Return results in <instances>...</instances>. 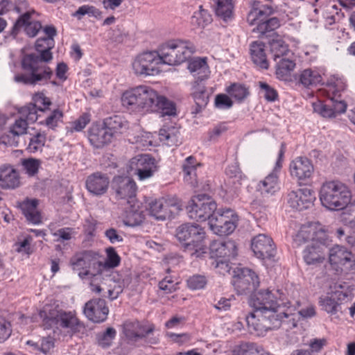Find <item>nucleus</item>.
Returning <instances> with one entry per match:
<instances>
[{
	"label": "nucleus",
	"mask_w": 355,
	"mask_h": 355,
	"mask_svg": "<svg viewBox=\"0 0 355 355\" xmlns=\"http://www.w3.org/2000/svg\"><path fill=\"white\" fill-rule=\"evenodd\" d=\"M249 303L253 311L245 319L250 332L257 336L280 327L284 318L291 314V309H286L290 302L281 289H261L251 296Z\"/></svg>",
	"instance_id": "1"
},
{
	"label": "nucleus",
	"mask_w": 355,
	"mask_h": 355,
	"mask_svg": "<svg viewBox=\"0 0 355 355\" xmlns=\"http://www.w3.org/2000/svg\"><path fill=\"white\" fill-rule=\"evenodd\" d=\"M121 104L125 109L136 112H157L162 116L176 114L175 104L146 85L130 87L123 92Z\"/></svg>",
	"instance_id": "2"
},
{
	"label": "nucleus",
	"mask_w": 355,
	"mask_h": 355,
	"mask_svg": "<svg viewBox=\"0 0 355 355\" xmlns=\"http://www.w3.org/2000/svg\"><path fill=\"white\" fill-rule=\"evenodd\" d=\"M41 46L35 43L36 50L40 55L34 53L26 54L21 59L23 71L15 76V80L31 85H44L47 84L52 78V69L46 62L52 60L51 49L46 47V42H42Z\"/></svg>",
	"instance_id": "3"
},
{
	"label": "nucleus",
	"mask_w": 355,
	"mask_h": 355,
	"mask_svg": "<svg viewBox=\"0 0 355 355\" xmlns=\"http://www.w3.org/2000/svg\"><path fill=\"white\" fill-rule=\"evenodd\" d=\"M39 315L45 329H62L71 334L85 329L75 311H64L55 303L45 304L40 311Z\"/></svg>",
	"instance_id": "4"
},
{
	"label": "nucleus",
	"mask_w": 355,
	"mask_h": 355,
	"mask_svg": "<svg viewBox=\"0 0 355 355\" xmlns=\"http://www.w3.org/2000/svg\"><path fill=\"white\" fill-rule=\"evenodd\" d=\"M346 85L340 78L331 80L327 89L328 98L324 102L317 101L312 103L315 112L324 118H334L338 114L345 112L347 103L341 100V92L345 89Z\"/></svg>",
	"instance_id": "5"
},
{
	"label": "nucleus",
	"mask_w": 355,
	"mask_h": 355,
	"mask_svg": "<svg viewBox=\"0 0 355 355\" xmlns=\"http://www.w3.org/2000/svg\"><path fill=\"white\" fill-rule=\"evenodd\" d=\"M176 237L182 243L184 251L191 256L200 257L206 252L205 232L198 225L186 223L180 225L176 230Z\"/></svg>",
	"instance_id": "6"
},
{
	"label": "nucleus",
	"mask_w": 355,
	"mask_h": 355,
	"mask_svg": "<svg viewBox=\"0 0 355 355\" xmlns=\"http://www.w3.org/2000/svg\"><path fill=\"white\" fill-rule=\"evenodd\" d=\"M322 205L331 210H341L345 208L351 200L350 191L340 182L330 181L324 183L320 191Z\"/></svg>",
	"instance_id": "7"
},
{
	"label": "nucleus",
	"mask_w": 355,
	"mask_h": 355,
	"mask_svg": "<svg viewBox=\"0 0 355 355\" xmlns=\"http://www.w3.org/2000/svg\"><path fill=\"white\" fill-rule=\"evenodd\" d=\"M194 52L195 46L191 42L174 40L164 44L157 53L162 64L178 65L189 59Z\"/></svg>",
	"instance_id": "8"
},
{
	"label": "nucleus",
	"mask_w": 355,
	"mask_h": 355,
	"mask_svg": "<svg viewBox=\"0 0 355 355\" xmlns=\"http://www.w3.org/2000/svg\"><path fill=\"white\" fill-rule=\"evenodd\" d=\"M19 116L10 126L7 134L1 137L3 144L10 146H17L18 137L26 133L29 123L35 122L37 119V109L35 105L28 104L18 110Z\"/></svg>",
	"instance_id": "9"
},
{
	"label": "nucleus",
	"mask_w": 355,
	"mask_h": 355,
	"mask_svg": "<svg viewBox=\"0 0 355 355\" xmlns=\"http://www.w3.org/2000/svg\"><path fill=\"white\" fill-rule=\"evenodd\" d=\"M161 60L157 51H148L137 55L132 62V69L137 76H155L160 72Z\"/></svg>",
	"instance_id": "10"
},
{
	"label": "nucleus",
	"mask_w": 355,
	"mask_h": 355,
	"mask_svg": "<svg viewBox=\"0 0 355 355\" xmlns=\"http://www.w3.org/2000/svg\"><path fill=\"white\" fill-rule=\"evenodd\" d=\"M238 216L230 209L216 211L210 217L209 225L210 229L220 236L232 233L237 226Z\"/></svg>",
	"instance_id": "11"
},
{
	"label": "nucleus",
	"mask_w": 355,
	"mask_h": 355,
	"mask_svg": "<svg viewBox=\"0 0 355 355\" xmlns=\"http://www.w3.org/2000/svg\"><path fill=\"white\" fill-rule=\"evenodd\" d=\"M217 208L216 203L209 196L202 194L193 197L187 207L191 219L205 221L210 218Z\"/></svg>",
	"instance_id": "12"
},
{
	"label": "nucleus",
	"mask_w": 355,
	"mask_h": 355,
	"mask_svg": "<svg viewBox=\"0 0 355 355\" xmlns=\"http://www.w3.org/2000/svg\"><path fill=\"white\" fill-rule=\"evenodd\" d=\"M98 252L84 250L76 252L70 259L69 263L73 270L77 271L78 276L84 279L90 275L89 269L92 266H102L99 260Z\"/></svg>",
	"instance_id": "13"
},
{
	"label": "nucleus",
	"mask_w": 355,
	"mask_h": 355,
	"mask_svg": "<svg viewBox=\"0 0 355 355\" xmlns=\"http://www.w3.org/2000/svg\"><path fill=\"white\" fill-rule=\"evenodd\" d=\"M182 207L181 201L176 198H162L149 203V212L156 219L164 220L176 215Z\"/></svg>",
	"instance_id": "14"
},
{
	"label": "nucleus",
	"mask_w": 355,
	"mask_h": 355,
	"mask_svg": "<svg viewBox=\"0 0 355 355\" xmlns=\"http://www.w3.org/2000/svg\"><path fill=\"white\" fill-rule=\"evenodd\" d=\"M232 283L236 293L243 295L255 290L259 286V279L251 269L237 268L234 270Z\"/></svg>",
	"instance_id": "15"
},
{
	"label": "nucleus",
	"mask_w": 355,
	"mask_h": 355,
	"mask_svg": "<svg viewBox=\"0 0 355 355\" xmlns=\"http://www.w3.org/2000/svg\"><path fill=\"white\" fill-rule=\"evenodd\" d=\"M130 167L140 181L152 178L158 170L157 161L149 154L138 155L132 157Z\"/></svg>",
	"instance_id": "16"
},
{
	"label": "nucleus",
	"mask_w": 355,
	"mask_h": 355,
	"mask_svg": "<svg viewBox=\"0 0 355 355\" xmlns=\"http://www.w3.org/2000/svg\"><path fill=\"white\" fill-rule=\"evenodd\" d=\"M284 153L285 145L282 144L278 159L273 171L257 184V190L259 191L262 196H272L279 190V176L277 173L282 166V159Z\"/></svg>",
	"instance_id": "17"
},
{
	"label": "nucleus",
	"mask_w": 355,
	"mask_h": 355,
	"mask_svg": "<svg viewBox=\"0 0 355 355\" xmlns=\"http://www.w3.org/2000/svg\"><path fill=\"white\" fill-rule=\"evenodd\" d=\"M112 189L115 192L118 200H123L128 202L137 200L136 193L137 187L135 182L128 176H116L112 183Z\"/></svg>",
	"instance_id": "18"
},
{
	"label": "nucleus",
	"mask_w": 355,
	"mask_h": 355,
	"mask_svg": "<svg viewBox=\"0 0 355 355\" xmlns=\"http://www.w3.org/2000/svg\"><path fill=\"white\" fill-rule=\"evenodd\" d=\"M328 245L329 239L327 236L326 239H317L311 242L303 251V259L306 263L315 265L323 262Z\"/></svg>",
	"instance_id": "19"
},
{
	"label": "nucleus",
	"mask_w": 355,
	"mask_h": 355,
	"mask_svg": "<svg viewBox=\"0 0 355 355\" xmlns=\"http://www.w3.org/2000/svg\"><path fill=\"white\" fill-rule=\"evenodd\" d=\"M83 313L89 320L94 322H102L107 319L109 309L104 300L94 298L85 303Z\"/></svg>",
	"instance_id": "20"
},
{
	"label": "nucleus",
	"mask_w": 355,
	"mask_h": 355,
	"mask_svg": "<svg viewBox=\"0 0 355 355\" xmlns=\"http://www.w3.org/2000/svg\"><path fill=\"white\" fill-rule=\"evenodd\" d=\"M252 250L257 257L261 259H270L276 253L272 239L266 234H259L252 239Z\"/></svg>",
	"instance_id": "21"
},
{
	"label": "nucleus",
	"mask_w": 355,
	"mask_h": 355,
	"mask_svg": "<svg viewBox=\"0 0 355 355\" xmlns=\"http://www.w3.org/2000/svg\"><path fill=\"white\" fill-rule=\"evenodd\" d=\"M288 198V202L291 207L298 211L308 209L315 200L314 192L309 188L291 191Z\"/></svg>",
	"instance_id": "22"
},
{
	"label": "nucleus",
	"mask_w": 355,
	"mask_h": 355,
	"mask_svg": "<svg viewBox=\"0 0 355 355\" xmlns=\"http://www.w3.org/2000/svg\"><path fill=\"white\" fill-rule=\"evenodd\" d=\"M326 232L319 224H309L302 225L293 238V242L297 246H300L311 240L326 239Z\"/></svg>",
	"instance_id": "23"
},
{
	"label": "nucleus",
	"mask_w": 355,
	"mask_h": 355,
	"mask_svg": "<svg viewBox=\"0 0 355 355\" xmlns=\"http://www.w3.org/2000/svg\"><path fill=\"white\" fill-rule=\"evenodd\" d=\"M210 257L212 259L234 258L237 254V248L234 241H214L209 247Z\"/></svg>",
	"instance_id": "24"
},
{
	"label": "nucleus",
	"mask_w": 355,
	"mask_h": 355,
	"mask_svg": "<svg viewBox=\"0 0 355 355\" xmlns=\"http://www.w3.org/2000/svg\"><path fill=\"white\" fill-rule=\"evenodd\" d=\"M314 167L311 160L305 157H297L290 164V172L292 177L297 180L304 181L311 178Z\"/></svg>",
	"instance_id": "25"
},
{
	"label": "nucleus",
	"mask_w": 355,
	"mask_h": 355,
	"mask_svg": "<svg viewBox=\"0 0 355 355\" xmlns=\"http://www.w3.org/2000/svg\"><path fill=\"white\" fill-rule=\"evenodd\" d=\"M90 144L96 148H101L111 143L112 137L105 124L93 123L88 130Z\"/></svg>",
	"instance_id": "26"
},
{
	"label": "nucleus",
	"mask_w": 355,
	"mask_h": 355,
	"mask_svg": "<svg viewBox=\"0 0 355 355\" xmlns=\"http://www.w3.org/2000/svg\"><path fill=\"white\" fill-rule=\"evenodd\" d=\"M85 186L87 191L94 196H102L109 188L110 179L106 174L96 172L87 176Z\"/></svg>",
	"instance_id": "27"
},
{
	"label": "nucleus",
	"mask_w": 355,
	"mask_h": 355,
	"mask_svg": "<svg viewBox=\"0 0 355 355\" xmlns=\"http://www.w3.org/2000/svg\"><path fill=\"white\" fill-rule=\"evenodd\" d=\"M274 12L275 9L271 5L263 4L257 1H254L251 10L248 14L247 21L250 25L257 24L258 26L259 23H262Z\"/></svg>",
	"instance_id": "28"
},
{
	"label": "nucleus",
	"mask_w": 355,
	"mask_h": 355,
	"mask_svg": "<svg viewBox=\"0 0 355 355\" xmlns=\"http://www.w3.org/2000/svg\"><path fill=\"white\" fill-rule=\"evenodd\" d=\"M123 223L128 226H137L144 220L145 216L141 203L137 200L126 203Z\"/></svg>",
	"instance_id": "29"
},
{
	"label": "nucleus",
	"mask_w": 355,
	"mask_h": 355,
	"mask_svg": "<svg viewBox=\"0 0 355 355\" xmlns=\"http://www.w3.org/2000/svg\"><path fill=\"white\" fill-rule=\"evenodd\" d=\"M286 309H291V314L285 317L283 322L287 324L289 329L296 327L300 318L308 319L316 315L315 308L313 305H308L301 309L297 313H295V308L290 304H287Z\"/></svg>",
	"instance_id": "30"
},
{
	"label": "nucleus",
	"mask_w": 355,
	"mask_h": 355,
	"mask_svg": "<svg viewBox=\"0 0 355 355\" xmlns=\"http://www.w3.org/2000/svg\"><path fill=\"white\" fill-rule=\"evenodd\" d=\"M21 184L19 172L12 166L0 167V187L3 189H15Z\"/></svg>",
	"instance_id": "31"
},
{
	"label": "nucleus",
	"mask_w": 355,
	"mask_h": 355,
	"mask_svg": "<svg viewBox=\"0 0 355 355\" xmlns=\"http://www.w3.org/2000/svg\"><path fill=\"white\" fill-rule=\"evenodd\" d=\"M38 205L37 199L28 198L19 203V207L26 220L33 224H40L42 222L41 214L37 209Z\"/></svg>",
	"instance_id": "32"
},
{
	"label": "nucleus",
	"mask_w": 355,
	"mask_h": 355,
	"mask_svg": "<svg viewBox=\"0 0 355 355\" xmlns=\"http://www.w3.org/2000/svg\"><path fill=\"white\" fill-rule=\"evenodd\" d=\"M200 166V163L198 162L193 156H189L187 157L182 165L183 180L187 184L193 187L198 186V175L196 171L198 167Z\"/></svg>",
	"instance_id": "33"
},
{
	"label": "nucleus",
	"mask_w": 355,
	"mask_h": 355,
	"mask_svg": "<svg viewBox=\"0 0 355 355\" xmlns=\"http://www.w3.org/2000/svg\"><path fill=\"white\" fill-rule=\"evenodd\" d=\"M154 326L142 325L138 321L127 322L124 324L123 331L125 336L130 340H136L151 334L154 331Z\"/></svg>",
	"instance_id": "34"
},
{
	"label": "nucleus",
	"mask_w": 355,
	"mask_h": 355,
	"mask_svg": "<svg viewBox=\"0 0 355 355\" xmlns=\"http://www.w3.org/2000/svg\"><path fill=\"white\" fill-rule=\"evenodd\" d=\"M103 124L109 130L112 138L127 132L130 123L125 117L120 115H114L103 120Z\"/></svg>",
	"instance_id": "35"
},
{
	"label": "nucleus",
	"mask_w": 355,
	"mask_h": 355,
	"mask_svg": "<svg viewBox=\"0 0 355 355\" xmlns=\"http://www.w3.org/2000/svg\"><path fill=\"white\" fill-rule=\"evenodd\" d=\"M329 259L331 265L343 266L349 263L352 265V253L345 247L336 245L329 250Z\"/></svg>",
	"instance_id": "36"
},
{
	"label": "nucleus",
	"mask_w": 355,
	"mask_h": 355,
	"mask_svg": "<svg viewBox=\"0 0 355 355\" xmlns=\"http://www.w3.org/2000/svg\"><path fill=\"white\" fill-rule=\"evenodd\" d=\"M187 68L190 73L197 78L196 81L198 82H202V80L208 78L210 73L209 66L207 63V59L205 58H196L190 60Z\"/></svg>",
	"instance_id": "37"
},
{
	"label": "nucleus",
	"mask_w": 355,
	"mask_h": 355,
	"mask_svg": "<svg viewBox=\"0 0 355 355\" xmlns=\"http://www.w3.org/2000/svg\"><path fill=\"white\" fill-rule=\"evenodd\" d=\"M180 130L174 125H164L159 131L160 141L168 146H177L180 143Z\"/></svg>",
	"instance_id": "38"
},
{
	"label": "nucleus",
	"mask_w": 355,
	"mask_h": 355,
	"mask_svg": "<svg viewBox=\"0 0 355 355\" xmlns=\"http://www.w3.org/2000/svg\"><path fill=\"white\" fill-rule=\"evenodd\" d=\"M269 45L275 61H277L279 58L288 56L291 53L288 45L284 38L279 35H272L269 41Z\"/></svg>",
	"instance_id": "39"
},
{
	"label": "nucleus",
	"mask_w": 355,
	"mask_h": 355,
	"mask_svg": "<svg viewBox=\"0 0 355 355\" xmlns=\"http://www.w3.org/2000/svg\"><path fill=\"white\" fill-rule=\"evenodd\" d=\"M191 89V95L196 105V112H198L208 103L209 94L204 84L198 81L193 83Z\"/></svg>",
	"instance_id": "40"
},
{
	"label": "nucleus",
	"mask_w": 355,
	"mask_h": 355,
	"mask_svg": "<svg viewBox=\"0 0 355 355\" xmlns=\"http://www.w3.org/2000/svg\"><path fill=\"white\" fill-rule=\"evenodd\" d=\"M15 26L18 28H23L27 35L35 37L41 30L42 25L39 21L31 20V12H26L17 21Z\"/></svg>",
	"instance_id": "41"
},
{
	"label": "nucleus",
	"mask_w": 355,
	"mask_h": 355,
	"mask_svg": "<svg viewBox=\"0 0 355 355\" xmlns=\"http://www.w3.org/2000/svg\"><path fill=\"white\" fill-rule=\"evenodd\" d=\"M250 54L253 62L261 69H267L269 67L266 58L265 46L261 42H254L250 45Z\"/></svg>",
	"instance_id": "42"
},
{
	"label": "nucleus",
	"mask_w": 355,
	"mask_h": 355,
	"mask_svg": "<svg viewBox=\"0 0 355 355\" xmlns=\"http://www.w3.org/2000/svg\"><path fill=\"white\" fill-rule=\"evenodd\" d=\"M26 345L31 347V352L35 354L42 353L51 354L55 347V339L53 337H42L38 341L28 340Z\"/></svg>",
	"instance_id": "43"
},
{
	"label": "nucleus",
	"mask_w": 355,
	"mask_h": 355,
	"mask_svg": "<svg viewBox=\"0 0 355 355\" xmlns=\"http://www.w3.org/2000/svg\"><path fill=\"white\" fill-rule=\"evenodd\" d=\"M275 62H277L276 76L277 78L287 80L295 67V62L289 58V55L279 58Z\"/></svg>",
	"instance_id": "44"
},
{
	"label": "nucleus",
	"mask_w": 355,
	"mask_h": 355,
	"mask_svg": "<svg viewBox=\"0 0 355 355\" xmlns=\"http://www.w3.org/2000/svg\"><path fill=\"white\" fill-rule=\"evenodd\" d=\"M216 14L224 21L232 19L234 15L233 0H218Z\"/></svg>",
	"instance_id": "45"
},
{
	"label": "nucleus",
	"mask_w": 355,
	"mask_h": 355,
	"mask_svg": "<svg viewBox=\"0 0 355 355\" xmlns=\"http://www.w3.org/2000/svg\"><path fill=\"white\" fill-rule=\"evenodd\" d=\"M331 294L340 304L343 302H350L353 298L352 290L345 283L343 284H335L334 291Z\"/></svg>",
	"instance_id": "46"
},
{
	"label": "nucleus",
	"mask_w": 355,
	"mask_h": 355,
	"mask_svg": "<svg viewBox=\"0 0 355 355\" xmlns=\"http://www.w3.org/2000/svg\"><path fill=\"white\" fill-rule=\"evenodd\" d=\"M211 21V15L202 6H200L198 10L193 12L191 20V23L198 28H205Z\"/></svg>",
	"instance_id": "47"
},
{
	"label": "nucleus",
	"mask_w": 355,
	"mask_h": 355,
	"mask_svg": "<svg viewBox=\"0 0 355 355\" xmlns=\"http://www.w3.org/2000/svg\"><path fill=\"white\" fill-rule=\"evenodd\" d=\"M322 81V77L317 71L305 69L300 75V82L304 87L317 85Z\"/></svg>",
	"instance_id": "48"
},
{
	"label": "nucleus",
	"mask_w": 355,
	"mask_h": 355,
	"mask_svg": "<svg viewBox=\"0 0 355 355\" xmlns=\"http://www.w3.org/2000/svg\"><path fill=\"white\" fill-rule=\"evenodd\" d=\"M318 304L322 310L331 315H334L338 312V307L340 304L331 293L327 295L321 296Z\"/></svg>",
	"instance_id": "49"
},
{
	"label": "nucleus",
	"mask_w": 355,
	"mask_h": 355,
	"mask_svg": "<svg viewBox=\"0 0 355 355\" xmlns=\"http://www.w3.org/2000/svg\"><path fill=\"white\" fill-rule=\"evenodd\" d=\"M227 93L238 101H242L249 95L248 89L243 85L233 83L226 89Z\"/></svg>",
	"instance_id": "50"
},
{
	"label": "nucleus",
	"mask_w": 355,
	"mask_h": 355,
	"mask_svg": "<svg viewBox=\"0 0 355 355\" xmlns=\"http://www.w3.org/2000/svg\"><path fill=\"white\" fill-rule=\"evenodd\" d=\"M46 135L44 132H39L31 137L26 150L31 153L42 150L46 142Z\"/></svg>",
	"instance_id": "51"
},
{
	"label": "nucleus",
	"mask_w": 355,
	"mask_h": 355,
	"mask_svg": "<svg viewBox=\"0 0 355 355\" xmlns=\"http://www.w3.org/2000/svg\"><path fill=\"white\" fill-rule=\"evenodd\" d=\"M21 163L23 170L29 177L35 176L41 165V161L34 158L21 159Z\"/></svg>",
	"instance_id": "52"
},
{
	"label": "nucleus",
	"mask_w": 355,
	"mask_h": 355,
	"mask_svg": "<svg viewBox=\"0 0 355 355\" xmlns=\"http://www.w3.org/2000/svg\"><path fill=\"white\" fill-rule=\"evenodd\" d=\"M62 112L59 109H56L52 111L44 121L40 123L46 125L49 129L54 130L59 123L62 122Z\"/></svg>",
	"instance_id": "53"
},
{
	"label": "nucleus",
	"mask_w": 355,
	"mask_h": 355,
	"mask_svg": "<svg viewBox=\"0 0 355 355\" xmlns=\"http://www.w3.org/2000/svg\"><path fill=\"white\" fill-rule=\"evenodd\" d=\"M116 335V330L112 327H108L105 331L97 334L98 344L103 347H107L110 346Z\"/></svg>",
	"instance_id": "54"
},
{
	"label": "nucleus",
	"mask_w": 355,
	"mask_h": 355,
	"mask_svg": "<svg viewBox=\"0 0 355 355\" xmlns=\"http://www.w3.org/2000/svg\"><path fill=\"white\" fill-rule=\"evenodd\" d=\"M279 20L277 17H272L268 20H263L262 23H259L258 26L253 29V32H257L261 34H265L267 32L272 31L279 26Z\"/></svg>",
	"instance_id": "55"
},
{
	"label": "nucleus",
	"mask_w": 355,
	"mask_h": 355,
	"mask_svg": "<svg viewBox=\"0 0 355 355\" xmlns=\"http://www.w3.org/2000/svg\"><path fill=\"white\" fill-rule=\"evenodd\" d=\"M44 37L37 39V46H41L42 42H46L47 49H52L54 46L53 37L56 35V30L54 26H49L44 28Z\"/></svg>",
	"instance_id": "56"
},
{
	"label": "nucleus",
	"mask_w": 355,
	"mask_h": 355,
	"mask_svg": "<svg viewBox=\"0 0 355 355\" xmlns=\"http://www.w3.org/2000/svg\"><path fill=\"white\" fill-rule=\"evenodd\" d=\"M107 259L102 266L104 268H114L118 266L120 263L121 258L116 253L115 249L110 247L106 249Z\"/></svg>",
	"instance_id": "57"
},
{
	"label": "nucleus",
	"mask_w": 355,
	"mask_h": 355,
	"mask_svg": "<svg viewBox=\"0 0 355 355\" xmlns=\"http://www.w3.org/2000/svg\"><path fill=\"white\" fill-rule=\"evenodd\" d=\"M207 278L204 275H194L187 279V286L191 290L204 288L207 284Z\"/></svg>",
	"instance_id": "58"
},
{
	"label": "nucleus",
	"mask_w": 355,
	"mask_h": 355,
	"mask_svg": "<svg viewBox=\"0 0 355 355\" xmlns=\"http://www.w3.org/2000/svg\"><path fill=\"white\" fill-rule=\"evenodd\" d=\"M259 86L266 101L272 102L277 99V92L268 84L264 82H259Z\"/></svg>",
	"instance_id": "59"
},
{
	"label": "nucleus",
	"mask_w": 355,
	"mask_h": 355,
	"mask_svg": "<svg viewBox=\"0 0 355 355\" xmlns=\"http://www.w3.org/2000/svg\"><path fill=\"white\" fill-rule=\"evenodd\" d=\"M33 100L34 101L32 105H35L37 109V112L38 110L43 111L44 109L47 108L51 104V102L49 98L46 97L44 94L38 93L34 95Z\"/></svg>",
	"instance_id": "60"
},
{
	"label": "nucleus",
	"mask_w": 355,
	"mask_h": 355,
	"mask_svg": "<svg viewBox=\"0 0 355 355\" xmlns=\"http://www.w3.org/2000/svg\"><path fill=\"white\" fill-rule=\"evenodd\" d=\"M26 1H22L14 5L8 0H2L0 2V15H3L11 9H15L17 12H21L20 6L26 7Z\"/></svg>",
	"instance_id": "61"
},
{
	"label": "nucleus",
	"mask_w": 355,
	"mask_h": 355,
	"mask_svg": "<svg viewBox=\"0 0 355 355\" xmlns=\"http://www.w3.org/2000/svg\"><path fill=\"white\" fill-rule=\"evenodd\" d=\"M90 120V115L89 114H83L78 119L71 123V132L81 131L89 123Z\"/></svg>",
	"instance_id": "62"
},
{
	"label": "nucleus",
	"mask_w": 355,
	"mask_h": 355,
	"mask_svg": "<svg viewBox=\"0 0 355 355\" xmlns=\"http://www.w3.org/2000/svg\"><path fill=\"white\" fill-rule=\"evenodd\" d=\"M230 258L223 259H216L211 262V266L217 269V272L221 275H225L226 273H230L231 266L229 264Z\"/></svg>",
	"instance_id": "63"
},
{
	"label": "nucleus",
	"mask_w": 355,
	"mask_h": 355,
	"mask_svg": "<svg viewBox=\"0 0 355 355\" xmlns=\"http://www.w3.org/2000/svg\"><path fill=\"white\" fill-rule=\"evenodd\" d=\"M159 288L164 291L165 293H171L175 291L178 288V283L170 277H166L159 283Z\"/></svg>",
	"instance_id": "64"
}]
</instances>
